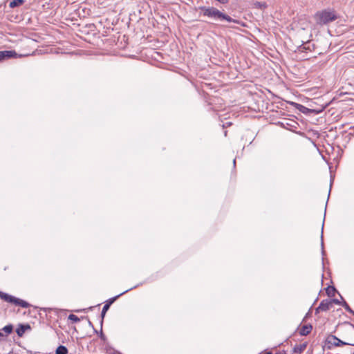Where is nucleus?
Segmentation results:
<instances>
[{
    "label": "nucleus",
    "instance_id": "obj_1",
    "mask_svg": "<svg viewBox=\"0 0 354 354\" xmlns=\"http://www.w3.org/2000/svg\"><path fill=\"white\" fill-rule=\"evenodd\" d=\"M199 9L202 11V15L203 16L212 19L215 21H225L237 24H241L239 20L232 18L230 16L224 12H222L215 7L201 6L199 8Z\"/></svg>",
    "mask_w": 354,
    "mask_h": 354
},
{
    "label": "nucleus",
    "instance_id": "obj_2",
    "mask_svg": "<svg viewBox=\"0 0 354 354\" xmlns=\"http://www.w3.org/2000/svg\"><path fill=\"white\" fill-rule=\"evenodd\" d=\"M337 18L336 12L330 8L317 11L314 15L317 24L319 26L326 25L335 21Z\"/></svg>",
    "mask_w": 354,
    "mask_h": 354
},
{
    "label": "nucleus",
    "instance_id": "obj_3",
    "mask_svg": "<svg viewBox=\"0 0 354 354\" xmlns=\"http://www.w3.org/2000/svg\"><path fill=\"white\" fill-rule=\"evenodd\" d=\"M0 298L6 302L14 304L22 308H28L30 306L27 301L1 291H0Z\"/></svg>",
    "mask_w": 354,
    "mask_h": 354
},
{
    "label": "nucleus",
    "instance_id": "obj_4",
    "mask_svg": "<svg viewBox=\"0 0 354 354\" xmlns=\"http://www.w3.org/2000/svg\"><path fill=\"white\" fill-rule=\"evenodd\" d=\"M344 345H354L353 344L347 343L338 339L336 336L330 335L326 339V346L328 349L332 346H342Z\"/></svg>",
    "mask_w": 354,
    "mask_h": 354
},
{
    "label": "nucleus",
    "instance_id": "obj_5",
    "mask_svg": "<svg viewBox=\"0 0 354 354\" xmlns=\"http://www.w3.org/2000/svg\"><path fill=\"white\" fill-rule=\"evenodd\" d=\"M295 104L297 109L299 111H301V113H303L304 114H308V113H311L318 114V113L322 112L327 106V104H326L325 105L319 106L317 109H310V108L306 107L305 106H304L302 104H297V103H295Z\"/></svg>",
    "mask_w": 354,
    "mask_h": 354
},
{
    "label": "nucleus",
    "instance_id": "obj_6",
    "mask_svg": "<svg viewBox=\"0 0 354 354\" xmlns=\"http://www.w3.org/2000/svg\"><path fill=\"white\" fill-rule=\"evenodd\" d=\"M30 326L29 324H19L17 328L16 329V333L18 336L22 337L25 333L26 330L28 329H30Z\"/></svg>",
    "mask_w": 354,
    "mask_h": 354
},
{
    "label": "nucleus",
    "instance_id": "obj_7",
    "mask_svg": "<svg viewBox=\"0 0 354 354\" xmlns=\"http://www.w3.org/2000/svg\"><path fill=\"white\" fill-rule=\"evenodd\" d=\"M331 307H332L331 301L329 299L322 300L319 305V309H322V311H327Z\"/></svg>",
    "mask_w": 354,
    "mask_h": 354
},
{
    "label": "nucleus",
    "instance_id": "obj_8",
    "mask_svg": "<svg viewBox=\"0 0 354 354\" xmlns=\"http://www.w3.org/2000/svg\"><path fill=\"white\" fill-rule=\"evenodd\" d=\"M3 53V60L8 59L10 58H15L17 57L18 55L15 52V50H3L1 51Z\"/></svg>",
    "mask_w": 354,
    "mask_h": 354
},
{
    "label": "nucleus",
    "instance_id": "obj_9",
    "mask_svg": "<svg viewBox=\"0 0 354 354\" xmlns=\"http://www.w3.org/2000/svg\"><path fill=\"white\" fill-rule=\"evenodd\" d=\"M313 46V44H312L310 41H307L298 47V51L301 53L311 51V47Z\"/></svg>",
    "mask_w": 354,
    "mask_h": 354
},
{
    "label": "nucleus",
    "instance_id": "obj_10",
    "mask_svg": "<svg viewBox=\"0 0 354 354\" xmlns=\"http://www.w3.org/2000/svg\"><path fill=\"white\" fill-rule=\"evenodd\" d=\"M307 347V343H303L300 344H296L293 348V352L295 353L301 354L302 353Z\"/></svg>",
    "mask_w": 354,
    "mask_h": 354
},
{
    "label": "nucleus",
    "instance_id": "obj_11",
    "mask_svg": "<svg viewBox=\"0 0 354 354\" xmlns=\"http://www.w3.org/2000/svg\"><path fill=\"white\" fill-rule=\"evenodd\" d=\"M313 326L310 324L304 325L299 331V334L302 336L308 335L312 330Z\"/></svg>",
    "mask_w": 354,
    "mask_h": 354
},
{
    "label": "nucleus",
    "instance_id": "obj_12",
    "mask_svg": "<svg viewBox=\"0 0 354 354\" xmlns=\"http://www.w3.org/2000/svg\"><path fill=\"white\" fill-rule=\"evenodd\" d=\"M136 286H135V288H136ZM133 288H134V287H133ZM132 289H133V288H129V289H128V290H127L124 291L123 292H122V293L119 294L118 295H117V296H115V297H111V298L109 299L108 300H106V301H105V305L109 306V307L110 308L111 305V304H113V302H114V301H115L118 297H120L121 295H124V293L127 292L128 291H129V290H132Z\"/></svg>",
    "mask_w": 354,
    "mask_h": 354
},
{
    "label": "nucleus",
    "instance_id": "obj_13",
    "mask_svg": "<svg viewBox=\"0 0 354 354\" xmlns=\"http://www.w3.org/2000/svg\"><path fill=\"white\" fill-rule=\"evenodd\" d=\"M68 353V349L65 346L60 345L59 346L56 351L55 354H67Z\"/></svg>",
    "mask_w": 354,
    "mask_h": 354
},
{
    "label": "nucleus",
    "instance_id": "obj_14",
    "mask_svg": "<svg viewBox=\"0 0 354 354\" xmlns=\"http://www.w3.org/2000/svg\"><path fill=\"white\" fill-rule=\"evenodd\" d=\"M336 291L337 290L334 286H328L326 289V294L328 297H334Z\"/></svg>",
    "mask_w": 354,
    "mask_h": 354
},
{
    "label": "nucleus",
    "instance_id": "obj_15",
    "mask_svg": "<svg viewBox=\"0 0 354 354\" xmlns=\"http://www.w3.org/2000/svg\"><path fill=\"white\" fill-rule=\"evenodd\" d=\"M24 3V0H13L10 2L9 6L12 8L19 6Z\"/></svg>",
    "mask_w": 354,
    "mask_h": 354
},
{
    "label": "nucleus",
    "instance_id": "obj_16",
    "mask_svg": "<svg viewBox=\"0 0 354 354\" xmlns=\"http://www.w3.org/2000/svg\"><path fill=\"white\" fill-rule=\"evenodd\" d=\"M2 331L6 333V335L10 334L13 330V326L12 324H8L4 326L2 329Z\"/></svg>",
    "mask_w": 354,
    "mask_h": 354
},
{
    "label": "nucleus",
    "instance_id": "obj_17",
    "mask_svg": "<svg viewBox=\"0 0 354 354\" xmlns=\"http://www.w3.org/2000/svg\"><path fill=\"white\" fill-rule=\"evenodd\" d=\"M109 309V306L104 304V306L102 308V313H101V317H102L101 324H102L104 316Z\"/></svg>",
    "mask_w": 354,
    "mask_h": 354
},
{
    "label": "nucleus",
    "instance_id": "obj_18",
    "mask_svg": "<svg viewBox=\"0 0 354 354\" xmlns=\"http://www.w3.org/2000/svg\"><path fill=\"white\" fill-rule=\"evenodd\" d=\"M342 306L347 312L351 314H354V311L351 308L349 305L345 301H342Z\"/></svg>",
    "mask_w": 354,
    "mask_h": 354
},
{
    "label": "nucleus",
    "instance_id": "obj_19",
    "mask_svg": "<svg viewBox=\"0 0 354 354\" xmlns=\"http://www.w3.org/2000/svg\"><path fill=\"white\" fill-rule=\"evenodd\" d=\"M68 318L69 320L72 321L74 323H77L80 321V319L77 316H76L75 315H73V314L69 315Z\"/></svg>",
    "mask_w": 354,
    "mask_h": 354
},
{
    "label": "nucleus",
    "instance_id": "obj_20",
    "mask_svg": "<svg viewBox=\"0 0 354 354\" xmlns=\"http://www.w3.org/2000/svg\"><path fill=\"white\" fill-rule=\"evenodd\" d=\"M330 301H331V305L333 306V304H339V305H342V302H341L339 299H329Z\"/></svg>",
    "mask_w": 354,
    "mask_h": 354
},
{
    "label": "nucleus",
    "instance_id": "obj_21",
    "mask_svg": "<svg viewBox=\"0 0 354 354\" xmlns=\"http://www.w3.org/2000/svg\"><path fill=\"white\" fill-rule=\"evenodd\" d=\"M320 311H322V309H319V306L315 309V314H318Z\"/></svg>",
    "mask_w": 354,
    "mask_h": 354
},
{
    "label": "nucleus",
    "instance_id": "obj_22",
    "mask_svg": "<svg viewBox=\"0 0 354 354\" xmlns=\"http://www.w3.org/2000/svg\"><path fill=\"white\" fill-rule=\"evenodd\" d=\"M3 53H1V51H0V62H2L3 61Z\"/></svg>",
    "mask_w": 354,
    "mask_h": 354
},
{
    "label": "nucleus",
    "instance_id": "obj_23",
    "mask_svg": "<svg viewBox=\"0 0 354 354\" xmlns=\"http://www.w3.org/2000/svg\"><path fill=\"white\" fill-rule=\"evenodd\" d=\"M100 338L102 339H104V335L103 334L102 330H101V333H100Z\"/></svg>",
    "mask_w": 354,
    "mask_h": 354
},
{
    "label": "nucleus",
    "instance_id": "obj_24",
    "mask_svg": "<svg viewBox=\"0 0 354 354\" xmlns=\"http://www.w3.org/2000/svg\"><path fill=\"white\" fill-rule=\"evenodd\" d=\"M257 6H259V7H261V6H264L265 7L264 5L261 4V3H259V2L257 3Z\"/></svg>",
    "mask_w": 354,
    "mask_h": 354
},
{
    "label": "nucleus",
    "instance_id": "obj_25",
    "mask_svg": "<svg viewBox=\"0 0 354 354\" xmlns=\"http://www.w3.org/2000/svg\"><path fill=\"white\" fill-rule=\"evenodd\" d=\"M4 337V335L2 333V330H0V337Z\"/></svg>",
    "mask_w": 354,
    "mask_h": 354
},
{
    "label": "nucleus",
    "instance_id": "obj_26",
    "mask_svg": "<svg viewBox=\"0 0 354 354\" xmlns=\"http://www.w3.org/2000/svg\"><path fill=\"white\" fill-rule=\"evenodd\" d=\"M233 163H234V165H235V163H236V160L235 159L233 160Z\"/></svg>",
    "mask_w": 354,
    "mask_h": 354
},
{
    "label": "nucleus",
    "instance_id": "obj_27",
    "mask_svg": "<svg viewBox=\"0 0 354 354\" xmlns=\"http://www.w3.org/2000/svg\"><path fill=\"white\" fill-rule=\"evenodd\" d=\"M88 323L90 325H92V323L90 321H88Z\"/></svg>",
    "mask_w": 354,
    "mask_h": 354
},
{
    "label": "nucleus",
    "instance_id": "obj_28",
    "mask_svg": "<svg viewBox=\"0 0 354 354\" xmlns=\"http://www.w3.org/2000/svg\"><path fill=\"white\" fill-rule=\"evenodd\" d=\"M354 315V314H353Z\"/></svg>",
    "mask_w": 354,
    "mask_h": 354
}]
</instances>
